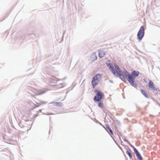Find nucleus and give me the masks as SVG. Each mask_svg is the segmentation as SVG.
Masks as SVG:
<instances>
[{
    "mask_svg": "<svg viewBox=\"0 0 160 160\" xmlns=\"http://www.w3.org/2000/svg\"><path fill=\"white\" fill-rule=\"evenodd\" d=\"M141 93H142V94L146 98H149L148 96V94H147V93H146V92H145V91L144 90H143V89H142L141 90Z\"/></svg>",
    "mask_w": 160,
    "mask_h": 160,
    "instance_id": "1a4fd4ad",
    "label": "nucleus"
},
{
    "mask_svg": "<svg viewBox=\"0 0 160 160\" xmlns=\"http://www.w3.org/2000/svg\"><path fill=\"white\" fill-rule=\"evenodd\" d=\"M107 132H108V131H109L110 132V134L111 135L113 134V132L111 130V129L110 128L108 129V130H107Z\"/></svg>",
    "mask_w": 160,
    "mask_h": 160,
    "instance_id": "4468645a",
    "label": "nucleus"
},
{
    "mask_svg": "<svg viewBox=\"0 0 160 160\" xmlns=\"http://www.w3.org/2000/svg\"><path fill=\"white\" fill-rule=\"evenodd\" d=\"M91 58H92V60L93 61L96 60L97 59V57L96 54L93 53V54Z\"/></svg>",
    "mask_w": 160,
    "mask_h": 160,
    "instance_id": "9b49d317",
    "label": "nucleus"
},
{
    "mask_svg": "<svg viewBox=\"0 0 160 160\" xmlns=\"http://www.w3.org/2000/svg\"><path fill=\"white\" fill-rule=\"evenodd\" d=\"M54 104L55 106L58 107H61L62 105V103L60 102H55Z\"/></svg>",
    "mask_w": 160,
    "mask_h": 160,
    "instance_id": "9d476101",
    "label": "nucleus"
},
{
    "mask_svg": "<svg viewBox=\"0 0 160 160\" xmlns=\"http://www.w3.org/2000/svg\"><path fill=\"white\" fill-rule=\"evenodd\" d=\"M126 153L128 155L129 157L131 158L132 157V155L131 154V151L129 150H127L126 151Z\"/></svg>",
    "mask_w": 160,
    "mask_h": 160,
    "instance_id": "f8f14e48",
    "label": "nucleus"
},
{
    "mask_svg": "<svg viewBox=\"0 0 160 160\" xmlns=\"http://www.w3.org/2000/svg\"><path fill=\"white\" fill-rule=\"evenodd\" d=\"M159 91L160 92V91Z\"/></svg>",
    "mask_w": 160,
    "mask_h": 160,
    "instance_id": "f3484780",
    "label": "nucleus"
},
{
    "mask_svg": "<svg viewBox=\"0 0 160 160\" xmlns=\"http://www.w3.org/2000/svg\"><path fill=\"white\" fill-rule=\"evenodd\" d=\"M144 26H142L139 29L138 34L137 37L139 40H141L144 36Z\"/></svg>",
    "mask_w": 160,
    "mask_h": 160,
    "instance_id": "20e7f679",
    "label": "nucleus"
},
{
    "mask_svg": "<svg viewBox=\"0 0 160 160\" xmlns=\"http://www.w3.org/2000/svg\"><path fill=\"white\" fill-rule=\"evenodd\" d=\"M107 64L110 71L114 75L117 77L119 76L122 81L126 82V78L123 75L122 71L118 65L115 64L114 68L113 66L110 63H107Z\"/></svg>",
    "mask_w": 160,
    "mask_h": 160,
    "instance_id": "f257e3e1",
    "label": "nucleus"
},
{
    "mask_svg": "<svg viewBox=\"0 0 160 160\" xmlns=\"http://www.w3.org/2000/svg\"><path fill=\"white\" fill-rule=\"evenodd\" d=\"M123 72L131 85L135 87H136L137 84L134 82V79L139 75V72L134 71L132 72L131 74H130L126 70H124Z\"/></svg>",
    "mask_w": 160,
    "mask_h": 160,
    "instance_id": "f03ea898",
    "label": "nucleus"
},
{
    "mask_svg": "<svg viewBox=\"0 0 160 160\" xmlns=\"http://www.w3.org/2000/svg\"><path fill=\"white\" fill-rule=\"evenodd\" d=\"M105 54V52L102 50H100L99 51L98 55L99 57L100 58L103 57L104 56Z\"/></svg>",
    "mask_w": 160,
    "mask_h": 160,
    "instance_id": "6e6552de",
    "label": "nucleus"
},
{
    "mask_svg": "<svg viewBox=\"0 0 160 160\" xmlns=\"http://www.w3.org/2000/svg\"><path fill=\"white\" fill-rule=\"evenodd\" d=\"M101 77V75L99 74H97L93 78L92 81V84L93 88H94L95 86L98 84L99 82V78Z\"/></svg>",
    "mask_w": 160,
    "mask_h": 160,
    "instance_id": "7ed1b4c3",
    "label": "nucleus"
},
{
    "mask_svg": "<svg viewBox=\"0 0 160 160\" xmlns=\"http://www.w3.org/2000/svg\"><path fill=\"white\" fill-rule=\"evenodd\" d=\"M98 106L101 108H103V103L102 102H99L98 104Z\"/></svg>",
    "mask_w": 160,
    "mask_h": 160,
    "instance_id": "ddd939ff",
    "label": "nucleus"
},
{
    "mask_svg": "<svg viewBox=\"0 0 160 160\" xmlns=\"http://www.w3.org/2000/svg\"><path fill=\"white\" fill-rule=\"evenodd\" d=\"M134 152L139 159V160H142V156H141L139 152L138 151V150L135 148L134 149Z\"/></svg>",
    "mask_w": 160,
    "mask_h": 160,
    "instance_id": "0eeeda50",
    "label": "nucleus"
},
{
    "mask_svg": "<svg viewBox=\"0 0 160 160\" xmlns=\"http://www.w3.org/2000/svg\"><path fill=\"white\" fill-rule=\"evenodd\" d=\"M148 87L151 89L155 90L156 89L155 85L154 84L153 82L150 80H149V82L148 83Z\"/></svg>",
    "mask_w": 160,
    "mask_h": 160,
    "instance_id": "423d86ee",
    "label": "nucleus"
},
{
    "mask_svg": "<svg viewBox=\"0 0 160 160\" xmlns=\"http://www.w3.org/2000/svg\"><path fill=\"white\" fill-rule=\"evenodd\" d=\"M104 128H105V130H106V129L104 127Z\"/></svg>",
    "mask_w": 160,
    "mask_h": 160,
    "instance_id": "dca6fc26",
    "label": "nucleus"
},
{
    "mask_svg": "<svg viewBox=\"0 0 160 160\" xmlns=\"http://www.w3.org/2000/svg\"><path fill=\"white\" fill-rule=\"evenodd\" d=\"M95 92L97 95L94 98V100L97 101H99L102 98L103 94L100 91L95 90Z\"/></svg>",
    "mask_w": 160,
    "mask_h": 160,
    "instance_id": "39448f33",
    "label": "nucleus"
},
{
    "mask_svg": "<svg viewBox=\"0 0 160 160\" xmlns=\"http://www.w3.org/2000/svg\"><path fill=\"white\" fill-rule=\"evenodd\" d=\"M105 126L108 129L110 128V127L108 124H106Z\"/></svg>",
    "mask_w": 160,
    "mask_h": 160,
    "instance_id": "2eb2a0df",
    "label": "nucleus"
}]
</instances>
